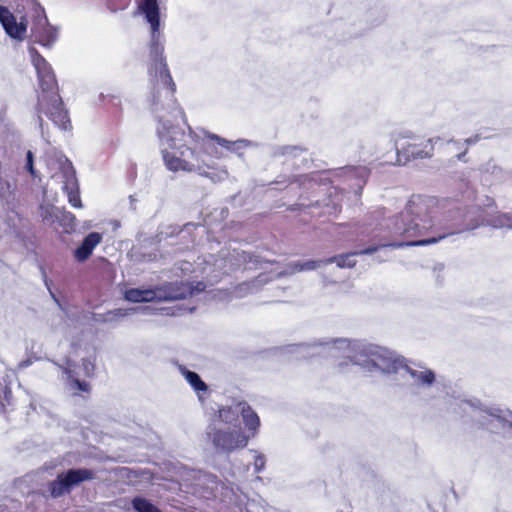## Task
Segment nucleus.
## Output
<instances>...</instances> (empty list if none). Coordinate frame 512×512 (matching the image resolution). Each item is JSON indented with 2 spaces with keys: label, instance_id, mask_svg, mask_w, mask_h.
<instances>
[{
  "label": "nucleus",
  "instance_id": "f257e3e1",
  "mask_svg": "<svg viewBox=\"0 0 512 512\" xmlns=\"http://www.w3.org/2000/svg\"><path fill=\"white\" fill-rule=\"evenodd\" d=\"M139 10L145 16L151 27L150 55L152 62L149 66V84L151 90V103L154 112L158 113L157 135L160 140L161 152L165 166L172 172H195L199 175L211 178L213 181H221L227 177L225 170L212 173V159H220L224 156L223 150H233L234 147L247 146L249 141L238 140L230 142L215 134L206 135L200 143V147L181 150L188 141L185 132L180 128L179 120H183V113L176 105L174 99V84L162 57L163 46L159 31V7L157 0H141Z\"/></svg>",
  "mask_w": 512,
  "mask_h": 512
},
{
  "label": "nucleus",
  "instance_id": "f03ea898",
  "mask_svg": "<svg viewBox=\"0 0 512 512\" xmlns=\"http://www.w3.org/2000/svg\"><path fill=\"white\" fill-rule=\"evenodd\" d=\"M308 346H299L298 353L301 357H311L316 353H310ZM343 354L351 363L360 366L367 372H382L399 374L402 378L412 380V384L429 386L435 380V375L430 369H412L403 363L395 353L387 348L362 341H350L337 339L331 343L321 345L317 354H328L338 357Z\"/></svg>",
  "mask_w": 512,
  "mask_h": 512
},
{
  "label": "nucleus",
  "instance_id": "7ed1b4c3",
  "mask_svg": "<svg viewBox=\"0 0 512 512\" xmlns=\"http://www.w3.org/2000/svg\"><path fill=\"white\" fill-rule=\"evenodd\" d=\"M260 426L256 412L244 401L222 406L207 433L217 450L233 452L247 446Z\"/></svg>",
  "mask_w": 512,
  "mask_h": 512
},
{
  "label": "nucleus",
  "instance_id": "20e7f679",
  "mask_svg": "<svg viewBox=\"0 0 512 512\" xmlns=\"http://www.w3.org/2000/svg\"><path fill=\"white\" fill-rule=\"evenodd\" d=\"M96 350L88 344H73L66 359V393L86 397L90 394L89 378L95 371Z\"/></svg>",
  "mask_w": 512,
  "mask_h": 512
},
{
  "label": "nucleus",
  "instance_id": "39448f33",
  "mask_svg": "<svg viewBox=\"0 0 512 512\" xmlns=\"http://www.w3.org/2000/svg\"><path fill=\"white\" fill-rule=\"evenodd\" d=\"M29 18L32 19L31 35L36 42L41 45H48L55 40V32L48 25L45 11L41 6L33 4L32 13L21 17L20 22L16 21L15 16L7 7L0 6V23L5 32L13 39H24L29 24Z\"/></svg>",
  "mask_w": 512,
  "mask_h": 512
},
{
  "label": "nucleus",
  "instance_id": "423d86ee",
  "mask_svg": "<svg viewBox=\"0 0 512 512\" xmlns=\"http://www.w3.org/2000/svg\"><path fill=\"white\" fill-rule=\"evenodd\" d=\"M434 204L430 198L414 197L405 210L395 219L394 234L418 236L422 235L433 225L432 212L429 210Z\"/></svg>",
  "mask_w": 512,
  "mask_h": 512
},
{
  "label": "nucleus",
  "instance_id": "0eeeda50",
  "mask_svg": "<svg viewBox=\"0 0 512 512\" xmlns=\"http://www.w3.org/2000/svg\"><path fill=\"white\" fill-rule=\"evenodd\" d=\"M205 286L199 282L195 287L188 283H167L153 289H128L124 293L125 300L133 303L161 302L184 299L204 290Z\"/></svg>",
  "mask_w": 512,
  "mask_h": 512
},
{
  "label": "nucleus",
  "instance_id": "6e6552de",
  "mask_svg": "<svg viewBox=\"0 0 512 512\" xmlns=\"http://www.w3.org/2000/svg\"><path fill=\"white\" fill-rule=\"evenodd\" d=\"M459 406L463 412L470 413L473 419L490 431L498 432L502 429L512 436V412L501 409L483 410L470 401H461Z\"/></svg>",
  "mask_w": 512,
  "mask_h": 512
},
{
  "label": "nucleus",
  "instance_id": "1a4fd4ad",
  "mask_svg": "<svg viewBox=\"0 0 512 512\" xmlns=\"http://www.w3.org/2000/svg\"><path fill=\"white\" fill-rule=\"evenodd\" d=\"M413 138L414 136L410 131H400L393 134L392 140L397 154V164H402L410 159L431 158L434 153L435 144L440 141L439 137H434L429 138L421 145L409 143L405 146L402 143L403 140H412Z\"/></svg>",
  "mask_w": 512,
  "mask_h": 512
},
{
  "label": "nucleus",
  "instance_id": "9d476101",
  "mask_svg": "<svg viewBox=\"0 0 512 512\" xmlns=\"http://www.w3.org/2000/svg\"><path fill=\"white\" fill-rule=\"evenodd\" d=\"M66 192L68 201L74 208H81L82 202L79 192V184L76 179V172L71 162L66 159Z\"/></svg>",
  "mask_w": 512,
  "mask_h": 512
},
{
  "label": "nucleus",
  "instance_id": "9b49d317",
  "mask_svg": "<svg viewBox=\"0 0 512 512\" xmlns=\"http://www.w3.org/2000/svg\"><path fill=\"white\" fill-rule=\"evenodd\" d=\"M102 241V235L98 232L89 233L82 244L75 250L74 256L79 262L87 260L94 248Z\"/></svg>",
  "mask_w": 512,
  "mask_h": 512
},
{
  "label": "nucleus",
  "instance_id": "f8f14e48",
  "mask_svg": "<svg viewBox=\"0 0 512 512\" xmlns=\"http://www.w3.org/2000/svg\"><path fill=\"white\" fill-rule=\"evenodd\" d=\"M179 370L182 376L185 378V380L197 393L199 400L203 401V394L207 393L208 386L201 380L200 376L197 373L190 371L183 366H181Z\"/></svg>",
  "mask_w": 512,
  "mask_h": 512
},
{
  "label": "nucleus",
  "instance_id": "ddd939ff",
  "mask_svg": "<svg viewBox=\"0 0 512 512\" xmlns=\"http://www.w3.org/2000/svg\"><path fill=\"white\" fill-rule=\"evenodd\" d=\"M39 85L43 92L45 93H53L56 88V79L54 73L51 68L37 73Z\"/></svg>",
  "mask_w": 512,
  "mask_h": 512
},
{
  "label": "nucleus",
  "instance_id": "4468645a",
  "mask_svg": "<svg viewBox=\"0 0 512 512\" xmlns=\"http://www.w3.org/2000/svg\"><path fill=\"white\" fill-rule=\"evenodd\" d=\"M93 473L87 469L70 470L66 473V488L78 484L84 480L92 479Z\"/></svg>",
  "mask_w": 512,
  "mask_h": 512
},
{
  "label": "nucleus",
  "instance_id": "2eb2a0df",
  "mask_svg": "<svg viewBox=\"0 0 512 512\" xmlns=\"http://www.w3.org/2000/svg\"><path fill=\"white\" fill-rule=\"evenodd\" d=\"M323 264H326V260H305V261H297L289 265L290 272H301V271H309L314 270Z\"/></svg>",
  "mask_w": 512,
  "mask_h": 512
},
{
  "label": "nucleus",
  "instance_id": "dca6fc26",
  "mask_svg": "<svg viewBox=\"0 0 512 512\" xmlns=\"http://www.w3.org/2000/svg\"><path fill=\"white\" fill-rule=\"evenodd\" d=\"M131 504L136 512H162L151 501L141 496L135 497Z\"/></svg>",
  "mask_w": 512,
  "mask_h": 512
},
{
  "label": "nucleus",
  "instance_id": "f3484780",
  "mask_svg": "<svg viewBox=\"0 0 512 512\" xmlns=\"http://www.w3.org/2000/svg\"><path fill=\"white\" fill-rule=\"evenodd\" d=\"M29 54L37 73L51 68L45 58L34 47L29 48Z\"/></svg>",
  "mask_w": 512,
  "mask_h": 512
},
{
  "label": "nucleus",
  "instance_id": "a211bd4d",
  "mask_svg": "<svg viewBox=\"0 0 512 512\" xmlns=\"http://www.w3.org/2000/svg\"><path fill=\"white\" fill-rule=\"evenodd\" d=\"M51 497H59L64 493V472L59 473L55 481L49 484L48 489Z\"/></svg>",
  "mask_w": 512,
  "mask_h": 512
},
{
  "label": "nucleus",
  "instance_id": "6ab92c4d",
  "mask_svg": "<svg viewBox=\"0 0 512 512\" xmlns=\"http://www.w3.org/2000/svg\"><path fill=\"white\" fill-rule=\"evenodd\" d=\"M134 312H136L135 308H131V309L118 308V309H115V310L107 312L105 314L104 321L105 322L117 321L120 318L126 317V316H128V315H130L131 313H134Z\"/></svg>",
  "mask_w": 512,
  "mask_h": 512
},
{
  "label": "nucleus",
  "instance_id": "aec40b11",
  "mask_svg": "<svg viewBox=\"0 0 512 512\" xmlns=\"http://www.w3.org/2000/svg\"><path fill=\"white\" fill-rule=\"evenodd\" d=\"M354 254L341 255L338 257L330 258L326 260V264L335 262L338 267H353L355 261L353 260Z\"/></svg>",
  "mask_w": 512,
  "mask_h": 512
},
{
  "label": "nucleus",
  "instance_id": "412c9836",
  "mask_svg": "<svg viewBox=\"0 0 512 512\" xmlns=\"http://www.w3.org/2000/svg\"><path fill=\"white\" fill-rule=\"evenodd\" d=\"M445 236H439V237H432V238H429V239H423V240H419V241H412V242H407L405 243L406 246H424V245H429V244H435L437 243L438 241H440L441 239H443ZM391 246L393 247H402L404 246V243H399V244H391Z\"/></svg>",
  "mask_w": 512,
  "mask_h": 512
},
{
  "label": "nucleus",
  "instance_id": "4be33fe9",
  "mask_svg": "<svg viewBox=\"0 0 512 512\" xmlns=\"http://www.w3.org/2000/svg\"><path fill=\"white\" fill-rule=\"evenodd\" d=\"M491 225L496 228L508 227L512 229V215L502 214L491 222Z\"/></svg>",
  "mask_w": 512,
  "mask_h": 512
},
{
  "label": "nucleus",
  "instance_id": "5701e85b",
  "mask_svg": "<svg viewBox=\"0 0 512 512\" xmlns=\"http://www.w3.org/2000/svg\"><path fill=\"white\" fill-rule=\"evenodd\" d=\"M26 169L28 170V172L30 173V175L33 177V178H36L38 177V174H37V171L34 169V164H33V153L29 150L27 151V154H26Z\"/></svg>",
  "mask_w": 512,
  "mask_h": 512
},
{
  "label": "nucleus",
  "instance_id": "b1692460",
  "mask_svg": "<svg viewBox=\"0 0 512 512\" xmlns=\"http://www.w3.org/2000/svg\"><path fill=\"white\" fill-rule=\"evenodd\" d=\"M65 219H66V233H68L70 231H74L75 230V221H76L75 216L66 212Z\"/></svg>",
  "mask_w": 512,
  "mask_h": 512
},
{
  "label": "nucleus",
  "instance_id": "393cba45",
  "mask_svg": "<svg viewBox=\"0 0 512 512\" xmlns=\"http://www.w3.org/2000/svg\"><path fill=\"white\" fill-rule=\"evenodd\" d=\"M265 467V458L263 455H257L254 461V468L256 472H260Z\"/></svg>",
  "mask_w": 512,
  "mask_h": 512
},
{
  "label": "nucleus",
  "instance_id": "a878e982",
  "mask_svg": "<svg viewBox=\"0 0 512 512\" xmlns=\"http://www.w3.org/2000/svg\"><path fill=\"white\" fill-rule=\"evenodd\" d=\"M222 264H223V260L217 261L213 265L206 264V266L203 267V273L206 274L207 277H209L214 272V266H217L218 268H222Z\"/></svg>",
  "mask_w": 512,
  "mask_h": 512
},
{
  "label": "nucleus",
  "instance_id": "bb28decb",
  "mask_svg": "<svg viewBox=\"0 0 512 512\" xmlns=\"http://www.w3.org/2000/svg\"><path fill=\"white\" fill-rule=\"evenodd\" d=\"M336 512H352V507L349 503L343 502Z\"/></svg>",
  "mask_w": 512,
  "mask_h": 512
},
{
  "label": "nucleus",
  "instance_id": "cd10ccee",
  "mask_svg": "<svg viewBox=\"0 0 512 512\" xmlns=\"http://www.w3.org/2000/svg\"><path fill=\"white\" fill-rule=\"evenodd\" d=\"M45 283H46V286H47L48 290L50 291V293H51V295H52L53 299L58 303L59 307H60V308H62V305H61V303H60V300H59V299L56 297V295L51 291V288H50V286H49L48 282H47V281H45Z\"/></svg>",
  "mask_w": 512,
  "mask_h": 512
},
{
  "label": "nucleus",
  "instance_id": "c85d7f7f",
  "mask_svg": "<svg viewBox=\"0 0 512 512\" xmlns=\"http://www.w3.org/2000/svg\"><path fill=\"white\" fill-rule=\"evenodd\" d=\"M376 250H377V248H376V247H373V248H368V249H366V250H363V251H361L360 253H361V254H371V253L375 252Z\"/></svg>",
  "mask_w": 512,
  "mask_h": 512
},
{
  "label": "nucleus",
  "instance_id": "c756f323",
  "mask_svg": "<svg viewBox=\"0 0 512 512\" xmlns=\"http://www.w3.org/2000/svg\"><path fill=\"white\" fill-rule=\"evenodd\" d=\"M246 288H247V289H248V288H250V285H249V284H243V285H241V286H240V289H241V290H242V289H246Z\"/></svg>",
  "mask_w": 512,
  "mask_h": 512
},
{
  "label": "nucleus",
  "instance_id": "7c9ffc66",
  "mask_svg": "<svg viewBox=\"0 0 512 512\" xmlns=\"http://www.w3.org/2000/svg\"><path fill=\"white\" fill-rule=\"evenodd\" d=\"M475 141H476L475 139H474V140H472V139H466V140H465V143H466V144H471V143H474Z\"/></svg>",
  "mask_w": 512,
  "mask_h": 512
},
{
  "label": "nucleus",
  "instance_id": "2f4dec72",
  "mask_svg": "<svg viewBox=\"0 0 512 512\" xmlns=\"http://www.w3.org/2000/svg\"><path fill=\"white\" fill-rule=\"evenodd\" d=\"M181 269H182V271H190L189 268H181Z\"/></svg>",
  "mask_w": 512,
  "mask_h": 512
},
{
  "label": "nucleus",
  "instance_id": "473e14b6",
  "mask_svg": "<svg viewBox=\"0 0 512 512\" xmlns=\"http://www.w3.org/2000/svg\"><path fill=\"white\" fill-rule=\"evenodd\" d=\"M463 155H464V153H463V154H459V155H458V159L460 160V159L462 158V156H463Z\"/></svg>",
  "mask_w": 512,
  "mask_h": 512
},
{
  "label": "nucleus",
  "instance_id": "72a5a7b5",
  "mask_svg": "<svg viewBox=\"0 0 512 512\" xmlns=\"http://www.w3.org/2000/svg\"><path fill=\"white\" fill-rule=\"evenodd\" d=\"M478 224L474 225V226H471L470 229H474L475 227H477Z\"/></svg>",
  "mask_w": 512,
  "mask_h": 512
}]
</instances>
